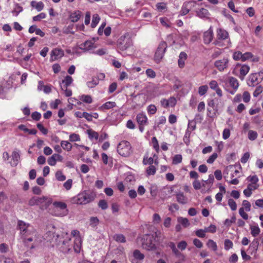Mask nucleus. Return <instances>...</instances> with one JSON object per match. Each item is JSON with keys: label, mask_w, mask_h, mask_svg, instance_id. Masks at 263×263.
<instances>
[{"label": "nucleus", "mask_w": 263, "mask_h": 263, "mask_svg": "<svg viewBox=\"0 0 263 263\" xmlns=\"http://www.w3.org/2000/svg\"><path fill=\"white\" fill-rule=\"evenodd\" d=\"M233 247V242L230 239H227L224 240V249L228 250Z\"/></svg>", "instance_id": "obj_49"}, {"label": "nucleus", "mask_w": 263, "mask_h": 263, "mask_svg": "<svg viewBox=\"0 0 263 263\" xmlns=\"http://www.w3.org/2000/svg\"><path fill=\"white\" fill-rule=\"evenodd\" d=\"M167 45L165 41H161L157 48L154 55V60L157 63H159L164 57Z\"/></svg>", "instance_id": "obj_4"}, {"label": "nucleus", "mask_w": 263, "mask_h": 263, "mask_svg": "<svg viewBox=\"0 0 263 263\" xmlns=\"http://www.w3.org/2000/svg\"><path fill=\"white\" fill-rule=\"evenodd\" d=\"M72 180L69 179L67 180L63 184L64 187L67 190H69L71 189L72 186Z\"/></svg>", "instance_id": "obj_61"}, {"label": "nucleus", "mask_w": 263, "mask_h": 263, "mask_svg": "<svg viewBox=\"0 0 263 263\" xmlns=\"http://www.w3.org/2000/svg\"><path fill=\"white\" fill-rule=\"evenodd\" d=\"M31 117L35 121H39L41 118V114L37 111H34L32 113Z\"/></svg>", "instance_id": "obj_56"}, {"label": "nucleus", "mask_w": 263, "mask_h": 263, "mask_svg": "<svg viewBox=\"0 0 263 263\" xmlns=\"http://www.w3.org/2000/svg\"><path fill=\"white\" fill-rule=\"evenodd\" d=\"M236 220V218L234 216H233L231 219H227L225 220L224 222V225H226L227 227H230L232 223H234Z\"/></svg>", "instance_id": "obj_58"}, {"label": "nucleus", "mask_w": 263, "mask_h": 263, "mask_svg": "<svg viewBox=\"0 0 263 263\" xmlns=\"http://www.w3.org/2000/svg\"><path fill=\"white\" fill-rule=\"evenodd\" d=\"M36 126L37 128L44 134L47 135L48 133V130L46 128L44 127L43 124L41 123H39L37 124Z\"/></svg>", "instance_id": "obj_50"}, {"label": "nucleus", "mask_w": 263, "mask_h": 263, "mask_svg": "<svg viewBox=\"0 0 263 263\" xmlns=\"http://www.w3.org/2000/svg\"><path fill=\"white\" fill-rule=\"evenodd\" d=\"M229 60L228 58H223L222 60L216 61L214 66L220 71H223L228 67Z\"/></svg>", "instance_id": "obj_6"}, {"label": "nucleus", "mask_w": 263, "mask_h": 263, "mask_svg": "<svg viewBox=\"0 0 263 263\" xmlns=\"http://www.w3.org/2000/svg\"><path fill=\"white\" fill-rule=\"evenodd\" d=\"M217 158V154L216 153H213L207 160V162L209 164H212L214 162L215 159Z\"/></svg>", "instance_id": "obj_64"}, {"label": "nucleus", "mask_w": 263, "mask_h": 263, "mask_svg": "<svg viewBox=\"0 0 263 263\" xmlns=\"http://www.w3.org/2000/svg\"><path fill=\"white\" fill-rule=\"evenodd\" d=\"M258 245H259L258 241L257 240L255 239L250 244L249 248H250V249H251L252 250V252H256V251L258 249Z\"/></svg>", "instance_id": "obj_26"}, {"label": "nucleus", "mask_w": 263, "mask_h": 263, "mask_svg": "<svg viewBox=\"0 0 263 263\" xmlns=\"http://www.w3.org/2000/svg\"><path fill=\"white\" fill-rule=\"evenodd\" d=\"M93 48H95L94 43L90 41H85L84 43L81 44L79 47V48L83 50L84 52L87 51Z\"/></svg>", "instance_id": "obj_11"}, {"label": "nucleus", "mask_w": 263, "mask_h": 263, "mask_svg": "<svg viewBox=\"0 0 263 263\" xmlns=\"http://www.w3.org/2000/svg\"><path fill=\"white\" fill-rule=\"evenodd\" d=\"M23 7H21L18 4H16L15 5L14 9L12 11L13 15L17 16L18 14L23 11Z\"/></svg>", "instance_id": "obj_29"}, {"label": "nucleus", "mask_w": 263, "mask_h": 263, "mask_svg": "<svg viewBox=\"0 0 263 263\" xmlns=\"http://www.w3.org/2000/svg\"><path fill=\"white\" fill-rule=\"evenodd\" d=\"M0 263H14L10 258H7L4 255H0Z\"/></svg>", "instance_id": "obj_38"}, {"label": "nucleus", "mask_w": 263, "mask_h": 263, "mask_svg": "<svg viewBox=\"0 0 263 263\" xmlns=\"http://www.w3.org/2000/svg\"><path fill=\"white\" fill-rule=\"evenodd\" d=\"M187 57V54L185 52L182 51L180 52L178 60V66L180 68H183L184 66V62L186 60Z\"/></svg>", "instance_id": "obj_13"}, {"label": "nucleus", "mask_w": 263, "mask_h": 263, "mask_svg": "<svg viewBox=\"0 0 263 263\" xmlns=\"http://www.w3.org/2000/svg\"><path fill=\"white\" fill-rule=\"evenodd\" d=\"M98 80L97 78H92L91 81L87 83V85L89 88H93L98 84Z\"/></svg>", "instance_id": "obj_39"}, {"label": "nucleus", "mask_w": 263, "mask_h": 263, "mask_svg": "<svg viewBox=\"0 0 263 263\" xmlns=\"http://www.w3.org/2000/svg\"><path fill=\"white\" fill-rule=\"evenodd\" d=\"M156 156V154H154L153 155V157H151L149 158L148 157V156L145 155L144 157V158H143V163L144 165H146L147 164H150L151 165L153 163V162H154V158Z\"/></svg>", "instance_id": "obj_24"}, {"label": "nucleus", "mask_w": 263, "mask_h": 263, "mask_svg": "<svg viewBox=\"0 0 263 263\" xmlns=\"http://www.w3.org/2000/svg\"><path fill=\"white\" fill-rule=\"evenodd\" d=\"M132 45V39L128 34L120 36L117 41V48L122 51L126 50Z\"/></svg>", "instance_id": "obj_3"}, {"label": "nucleus", "mask_w": 263, "mask_h": 263, "mask_svg": "<svg viewBox=\"0 0 263 263\" xmlns=\"http://www.w3.org/2000/svg\"><path fill=\"white\" fill-rule=\"evenodd\" d=\"M250 229L251 233L254 237H256V236H257L260 232V229L258 226H251Z\"/></svg>", "instance_id": "obj_25"}, {"label": "nucleus", "mask_w": 263, "mask_h": 263, "mask_svg": "<svg viewBox=\"0 0 263 263\" xmlns=\"http://www.w3.org/2000/svg\"><path fill=\"white\" fill-rule=\"evenodd\" d=\"M152 233L146 234L141 238V247L147 251H153L156 249L155 241L157 239L159 240L161 238V232L153 228Z\"/></svg>", "instance_id": "obj_1"}, {"label": "nucleus", "mask_w": 263, "mask_h": 263, "mask_svg": "<svg viewBox=\"0 0 263 263\" xmlns=\"http://www.w3.org/2000/svg\"><path fill=\"white\" fill-rule=\"evenodd\" d=\"M258 75L260 76V73H252L249 76L248 84L249 86H254V83L258 82Z\"/></svg>", "instance_id": "obj_16"}, {"label": "nucleus", "mask_w": 263, "mask_h": 263, "mask_svg": "<svg viewBox=\"0 0 263 263\" xmlns=\"http://www.w3.org/2000/svg\"><path fill=\"white\" fill-rule=\"evenodd\" d=\"M98 206L102 210H105L108 208V204L105 200H101L98 203Z\"/></svg>", "instance_id": "obj_46"}, {"label": "nucleus", "mask_w": 263, "mask_h": 263, "mask_svg": "<svg viewBox=\"0 0 263 263\" xmlns=\"http://www.w3.org/2000/svg\"><path fill=\"white\" fill-rule=\"evenodd\" d=\"M203 42L205 44H209L213 37V31L212 27L203 33Z\"/></svg>", "instance_id": "obj_8"}, {"label": "nucleus", "mask_w": 263, "mask_h": 263, "mask_svg": "<svg viewBox=\"0 0 263 263\" xmlns=\"http://www.w3.org/2000/svg\"><path fill=\"white\" fill-rule=\"evenodd\" d=\"M66 243H67V242L63 241H62L63 246H61L60 248L61 251L64 253H68L69 252V251L71 250L70 248L67 247Z\"/></svg>", "instance_id": "obj_45"}, {"label": "nucleus", "mask_w": 263, "mask_h": 263, "mask_svg": "<svg viewBox=\"0 0 263 263\" xmlns=\"http://www.w3.org/2000/svg\"><path fill=\"white\" fill-rule=\"evenodd\" d=\"M207 246L209 248H212L214 251L217 250V245L213 240L209 239L207 242Z\"/></svg>", "instance_id": "obj_47"}, {"label": "nucleus", "mask_w": 263, "mask_h": 263, "mask_svg": "<svg viewBox=\"0 0 263 263\" xmlns=\"http://www.w3.org/2000/svg\"><path fill=\"white\" fill-rule=\"evenodd\" d=\"M55 177L58 181H63L66 179V177L62 174L61 171H58L55 173Z\"/></svg>", "instance_id": "obj_35"}, {"label": "nucleus", "mask_w": 263, "mask_h": 263, "mask_svg": "<svg viewBox=\"0 0 263 263\" xmlns=\"http://www.w3.org/2000/svg\"><path fill=\"white\" fill-rule=\"evenodd\" d=\"M72 81L73 79L71 77L69 76H66L65 79L62 81L63 85H61V89H64L65 88L67 87L72 83Z\"/></svg>", "instance_id": "obj_15"}, {"label": "nucleus", "mask_w": 263, "mask_h": 263, "mask_svg": "<svg viewBox=\"0 0 263 263\" xmlns=\"http://www.w3.org/2000/svg\"><path fill=\"white\" fill-rule=\"evenodd\" d=\"M117 152L119 155L123 157H128L132 153L130 149H117Z\"/></svg>", "instance_id": "obj_23"}, {"label": "nucleus", "mask_w": 263, "mask_h": 263, "mask_svg": "<svg viewBox=\"0 0 263 263\" xmlns=\"http://www.w3.org/2000/svg\"><path fill=\"white\" fill-rule=\"evenodd\" d=\"M136 120L139 125H144L146 123L147 118L145 114L140 113L137 115Z\"/></svg>", "instance_id": "obj_17"}, {"label": "nucleus", "mask_w": 263, "mask_h": 263, "mask_svg": "<svg viewBox=\"0 0 263 263\" xmlns=\"http://www.w3.org/2000/svg\"><path fill=\"white\" fill-rule=\"evenodd\" d=\"M229 83L231 86L233 88L235 91L239 86V83L238 80L235 78L230 77L229 78Z\"/></svg>", "instance_id": "obj_21"}, {"label": "nucleus", "mask_w": 263, "mask_h": 263, "mask_svg": "<svg viewBox=\"0 0 263 263\" xmlns=\"http://www.w3.org/2000/svg\"><path fill=\"white\" fill-rule=\"evenodd\" d=\"M250 67L249 66L243 65L241 66L240 69V76L239 78L243 80L245 78V76L249 72Z\"/></svg>", "instance_id": "obj_19"}, {"label": "nucleus", "mask_w": 263, "mask_h": 263, "mask_svg": "<svg viewBox=\"0 0 263 263\" xmlns=\"http://www.w3.org/2000/svg\"><path fill=\"white\" fill-rule=\"evenodd\" d=\"M208 89L207 85H202L199 87L198 92L200 96H203L206 93Z\"/></svg>", "instance_id": "obj_41"}, {"label": "nucleus", "mask_w": 263, "mask_h": 263, "mask_svg": "<svg viewBox=\"0 0 263 263\" xmlns=\"http://www.w3.org/2000/svg\"><path fill=\"white\" fill-rule=\"evenodd\" d=\"M243 100L245 102L248 103L250 100V95L248 91H245L242 95Z\"/></svg>", "instance_id": "obj_62"}, {"label": "nucleus", "mask_w": 263, "mask_h": 263, "mask_svg": "<svg viewBox=\"0 0 263 263\" xmlns=\"http://www.w3.org/2000/svg\"><path fill=\"white\" fill-rule=\"evenodd\" d=\"M81 100L86 103H91L92 101V98L89 95H82Z\"/></svg>", "instance_id": "obj_42"}, {"label": "nucleus", "mask_w": 263, "mask_h": 263, "mask_svg": "<svg viewBox=\"0 0 263 263\" xmlns=\"http://www.w3.org/2000/svg\"><path fill=\"white\" fill-rule=\"evenodd\" d=\"M178 221L184 227H187L190 225L189 220L186 218L179 217Z\"/></svg>", "instance_id": "obj_33"}, {"label": "nucleus", "mask_w": 263, "mask_h": 263, "mask_svg": "<svg viewBox=\"0 0 263 263\" xmlns=\"http://www.w3.org/2000/svg\"><path fill=\"white\" fill-rule=\"evenodd\" d=\"M196 128V122L194 120H189L188 123L187 130L191 132Z\"/></svg>", "instance_id": "obj_43"}, {"label": "nucleus", "mask_w": 263, "mask_h": 263, "mask_svg": "<svg viewBox=\"0 0 263 263\" xmlns=\"http://www.w3.org/2000/svg\"><path fill=\"white\" fill-rule=\"evenodd\" d=\"M156 167L154 165H150L146 170V174L148 176L153 175L156 173Z\"/></svg>", "instance_id": "obj_40"}, {"label": "nucleus", "mask_w": 263, "mask_h": 263, "mask_svg": "<svg viewBox=\"0 0 263 263\" xmlns=\"http://www.w3.org/2000/svg\"><path fill=\"white\" fill-rule=\"evenodd\" d=\"M197 15L200 18H204L209 15L208 10L205 8H201L196 11Z\"/></svg>", "instance_id": "obj_20"}, {"label": "nucleus", "mask_w": 263, "mask_h": 263, "mask_svg": "<svg viewBox=\"0 0 263 263\" xmlns=\"http://www.w3.org/2000/svg\"><path fill=\"white\" fill-rule=\"evenodd\" d=\"M80 240L79 238H76L74 240V245H73V249L74 251L77 253H79L80 252L81 247L80 245Z\"/></svg>", "instance_id": "obj_31"}, {"label": "nucleus", "mask_w": 263, "mask_h": 263, "mask_svg": "<svg viewBox=\"0 0 263 263\" xmlns=\"http://www.w3.org/2000/svg\"><path fill=\"white\" fill-rule=\"evenodd\" d=\"M156 111L157 108L155 105L151 104L148 106L147 111L149 114L153 115L156 113Z\"/></svg>", "instance_id": "obj_59"}, {"label": "nucleus", "mask_w": 263, "mask_h": 263, "mask_svg": "<svg viewBox=\"0 0 263 263\" xmlns=\"http://www.w3.org/2000/svg\"><path fill=\"white\" fill-rule=\"evenodd\" d=\"M250 157V154L249 152L245 153L241 157L240 161L242 163H246Z\"/></svg>", "instance_id": "obj_63"}, {"label": "nucleus", "mask_w": 263, "mask_h": 263, "mask_svg": "<svg viewBox=\"0 0 263 263\" xmlns=\"http://www.w3.org/2000/svg\"><path fill=\"white\" fill-rule=\"evenodd\" d=\"M251 186H252V184H249L247 189L243 191V194L247 197H250L252 194V188H251Z\"/></svg>", "instance_id": "obj_48"}, {"label": "nucleus", "mask_w": 263, "mask_h": 263, "mask_svg": "<svg viewBox=\"0 0 263 263\" xmlns=\"http://www.w3.org/2000/svg\"><path fill=\"white\" fill-rule=\"evenodd\" d=\"M156 8L159 11H162L166 9V4L163 2L159 3L156 5Z\"/></svg>", "instance_id": "obj_52"}, {"label": "nucleus", "mask_w": 263, "mask_h": 263, "mask_svg": "<svg viewBox=\"0 0 263 263\" xmlns=\"http://www.w3.org/2000/svg\"><path fill=\"white\" fill-rule=\"evenodd\" d=\"M61 236L55 232L54 235H53L51 239L49 238V241L54 242L57 245H59L60 242L62 241L61 240Z\"/></svg>", "instance_id": "obj_22"}, {"label": "nucleus", "mask_w": 263, "mask_h": 263, "mask_svg": "<svg viewBox=\"0 0 263 263\" xmlns=\"http://www.w3.org/2000/svg\"><path fill=\"white\" fill-rule=\"evenodd\" d=\"M187 246V243L186 241L182 240L179 242L177 245V247L181 250H184L186 249Z\"/></svg>", "instance_id": "obj_60"}, {"label": "nucleus", "mask_w": 263, "mask_h": 263, "mask_svg": "<svg viewBox=\"0 0 263 263\" xmlns=\"http://www.w3.org/2000/svg\"><path fill=\"white\" fill-rule=\"evenodd\" d=\"M217 38L218 40H223L228 37L229 34L226 30L219 28L217 30Z\"/></svg>", "instance_id": "obj_14"}, {"label": "nucleus", "mask_w": 263, "mask_h": 263, "mask_svg": "<svg viewBox=\"0 0 263 263\" xmlns=\"http://www.w3.org/2000/svg\"><path fill=\"white\" fill-rule=\"evenodd\" d=\"M182 161V156L181 155H176L173 160V164H178Z\"/></svg>", "instance_id": "obj_57"}, {"label": "nucleus", "mask_w": 263, "mask_h": 263, "mask_svg": "<svg viewBox=\"0 0 263 263\" xmlns=\"http://www.w3.org/2000/svg\"><path fill=\"white\" fill-rule=\"evenodd\" d=\"M116 105V104L114 102H107L102 106V107L105 109H108L115 107Z\"/></svg>", "instance_id": "obj_34"}, {"label": "nucleus", "mask_w": 263, "mask_h": 263, "mask_svg": "<svg viewBox=\"0 0 263 263\" xmlns=\"http://www.w3.org/2000/svg\"><path fill=\"white\" fill-rule=\"evenodd\" d=\"M30 232L29 233V234H27L24 235L22 236V238L23 239V241L25 245H27L28 243L29 242H31L33 240V238L32 237H30L29 238L27 237L29 235H30Z\"/></svg>", "instance_id": "obj_37"}, {"label": "nucleus", "mask_w": 263, "mask_h": 263, "mask_svg": "<svg viewBox=\"0 0 263 263\" xmlns=\"http://www.w3.org/2000/svg\"><path fill=\"white\" fill-rule=\"evenodd\" d=\"M133 256L135 259L140 260H143L144 257V255L142 254L138 250H136L134 251L133 253Z\"/></svg>", "instance_id": "obj_27"}, {"label": "nucleus", "mask_w": 263, "mask_h": 263, "mask_svg": "<svg viewBox=\"0 0 263 263\" xmlns=\"http://www.w3.org/2000/svg\"><path fill=\"white\" fill-rule=\"evenodd\" d=\"M247 179L252 184H256L258 181V178L256 175L249 176Z\"/></svg>", "instance_id": "obj_53"}, {"label": "nucleus", "mask_w": 263, "mask_h": 263, "mask_svg": "<svg viewBox=\"0 0 263 263\" xmlns=\"http://www.w3.org/2000/svg\"><path fill=\"white\" fill-rule=\"evenodd\" d=\"M99 222V220L97 217H91L90 218V226L95 228Z\"/></svg>", "instance_id": "obj_32"}, {"label": "nucleus", "mask_w": 263, "mask_h": 263, "mask_svg": "<svg viewBox=\"0 0 263 263\" xmlns=\"http://www.w3.org/2000/svg\"><path fill=\"white\" fill-rule=\"evenodd\" d=\"M242 53L240 51L235 52L233 55V58L234 60L237 61L241 60L242 61Z\"/></svg>", "instance_id": "obj_54"}, {"label": "nucleus", "mask_w": 263, "mask_h": 263, "mask_svg": "<svg viewBox=\"0 0 263 263\" xmlns=\"http://www.w3.org/2000/svg\"><path fill=\"white\" fill-rule=\"evenodd\" d=\"M82 16V12L80 11H76L72 13L70 15V18L72 22L75 23L78 22Z\"/></svg>", "instance_id": "obj_18"}, {"label": "nucleus", "mask_w": 263, "mask_h": 263, "mask_svg": "<svg viewBox=\"0 0 263 263\" xmlns=\"http://www.w3.org/2000/svg\"><path fill=\"white\" fill-rule=\"evenodd\" d=\"M228 205L232 211H235L237 209L236 203L233 199L230 198L228 200Z\"/></svg>", "instance_id": "obj_44"}, {"label": "nucleus", "mask_w": 263, "mask_h": 263, "mask_svg": "<svg viewBox=\"0 0 263 263\" xmlns=\"http://www.w3.org/2000/svg\"><path fill=\"white\" fill-rule=\"evenodd\" d=\"M46 15L45 13H41L40 14L33 17V21H40L42 19L45 18Z\"/></svg>", "instance_id": "obj_51"}, {"label": "nucleus", "mask_w": 263, "mask_h": 263, "mask_svg": "<svg viewBox=\"0 0 263 263\" xmlns=\"http://www.w3.org/2000/svg\"><path fill=\"white\" fill-rule=\"evenodd\" d=\"M53 205L55 208H59L60 210H64L63 213L60 214L59 215L64 216L67 215L68 210L66 209L67 205L65 203L62 202L55 201L53 202Z\"/></svg>", "instance_id": "obj_10"}, {"label": "nucleus", "mask_w": 263, "mask_h": 263, "mask_svg": "<svg viewBox=\"0 0 263 263\" xmlns=\"http://www.w3.org/2000/svg\"><path fill=\"white\" fill-rule=\"evenodd\" d=\"M114 239L116 241L124 243L126 242V238L123 234H116Z\"/></svg>", "instance_id": "obj_30"}, {"label": "nucleus", "mask_w": 263, "mask_h": 263, "mask_svg": "<svg viewBox=\"0 0 263 263\" xmlns=\"http://www.w3.org/2000/svg\"><path fill=\"white\" fill-rule=\"evenodd\" d=\"M37 205L40 206L42 210H45L48 208V206L52 203V199L45 196L37 197Z\"/></svg>", "instance_id": "obj_5"}, {"label": "nucleus", "mask_w": 263, "mask_h": 263, "mask_svg": "<svg viewBox=\"0 0 263 263\" xmlns=\"http://www.w3.org/2000/svg\"><path fill=\"white\" fill-rule=\"evenodd\" d=\"M87 134L88 135L89 138L91 139L95 138L97 140L99 138V135L98 133L92 130V129H88L87 130Z\"/></svg>", "instance_id": "obj_28"}, {"label": "nucleus", "mask_w": 263, "mask_h": 263, "mask_svg": "<svg viewBox=\"0 0 263 263\" xmlns=\"http://www.w3.org/2000/svg\"><path fill=\"white\" fill-rule=\"evenodd\" d=\"M176 200L177 201L182 204H185L187 203L188 199L184 195L183 192H179L176 193Z\"/></svg>", "instance_id": "obj_12"}, {"label": "nucleus", "mask_w": 263, "mask_h": 263, "mask_svg": "<svg viewBox=\"0 0 263 263\" xmlns=\"http://www.w3.org/2000/svg\"><path fill=\"white\" fill-rule=\"evenodd\" d=\"M64 55V51L59 48H54L53 49L51 52V61H54L58 58H61Z\"/></svg>", "instance_id": "obj_9"}, {"label": "nucleus", "mask_w": 263, "mask_h": 263, "mask_svg": "<svg viewBox=\"0 0 263 263\" xmlns=\"http://www.w3.org/2000/svg\"><path fill=\"white\" fill-rule=\"evenodd\" d=\"M17 226L20 230V233L22 236L27 234H29V233L30 232L29 230V228L30 227V225L29 224H27L23 221L18 220Z\"/></svg>", "instance_id": "obj_7"}, {"label": "nucleus", "mask_w": 263, "mask_h": 263, "mask_svg": "<svg viewBox=\"0 0 263 263\" xmlns=\"http://www.w3.org/2000/svg\"><path fill=\"white\" fill-rule=\"evenodd\" d=\"M96 197L95 193L84 191L73 198L74 203L79 204H85L92 201Z\"/></svg>", "instance_id": "obj_2"}, {"label": "nucleus", "mask_w": 263, "mask_h": 263, "mask_svg": "<svg viewBox=\"0 0 263 263\" xmlns=\"http://www.w3.org/2000/svg\"><path fill=\"white\" fill-rule=\"evenodd\" d=\"M12 159L13 160V164L16 165L18 160L20 158L18 153L15 151H13L11 154Z\"/></svg>", "instance_id": "obj_36"}, {"label": "nucleus", "mask_w": 263, "mask_h": 263, "mask_svg": "<svg viewBox=\"0 0 263 263\" xmlns=\"http://www.w3.org/2000/svg\"><path fill=\"white\" fill-rule=\"evenodd\" d=\"M257 137V134L253 130H249L248 133V138L250 140H254Z\"/></svg>", "instance_id": "obj_55"}]
</instances>
